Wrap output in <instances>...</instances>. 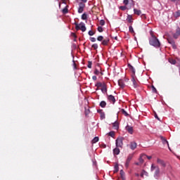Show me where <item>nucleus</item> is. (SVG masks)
Instances as JSON below:
<instances>
[{"label":"nucleus","mask_w":180,"mask_h":180,"mask_svg":"<svg viewBox=\"0 0 180 180\" xmlns=\"http://www.w3.org/2000/svg\"><path fill=\"white\" fill-rule=\"evenodd\" d=\"M113 154H114V155H119V154H120V149H119L117 147L115 148L113 150Z\"/></svg>","instance_id":"4be33fe9"},{"label":"nucleus","mask_w":180,"mask_h":180,"mask_svg":"<svg viewBox=\"0 0 180 180\" xmlns=\"http://www.w3.org/2000/svg\"><path fill=\"white\" fill-rule=\"evenodd\" d=\"M127 20L128 23H133V17L130 15H128V16L127 18Z\"/></svg>","instance_id":"b1692460"},{"label":"nucleus","mask_w":180,"mask_h":180,"mask_svg":"<svg viewBox=\"0 0 180 180\" xmlns=\"http://www.w3.org/2000/svg\"><path fill=\"white\" fill-rule=\"evenodd\" d=\"M118 85L119 86H120V88H124V86H126L124 84V82L123 81V79H119L118 80Z\"/></svg>","instance_id":"a211bd4d"},{"label":"nucleus","mask_w":180,"mask_h":180,"mask_svg":"<svg viewBox=\"0 0 180 180\" xmlns=\"http://www.w3.org/2000/svg\"><path fill=\"white\" fill-rule=\"evenodd\" d=\"M75 30H82V32L86 31V27H85V23L81 22L79 24H77L76 22H75Z\"/></svg>","instance_id":"7ed1b4c3"},{"label":"nucleus","mask_w":180,"mask_h":180,"mask_svg":"<svg viewBox=\"0 0 180 180\" xmlns=\"http://www.w3.org/2000/svg\"><path fill=\"white\" fill-rule=\"evenodd\" d=\"M141 19H147V17H146V15H144V14H142V15H141Z\"/></svg>","instance_id":"864d4df0"},{"label":"nucleus","mask_w":180,"mask_h":180,"mask_svg":"<svg viewBox=\"0 0 180 180\" xmlns=\"http://www.w3.org/2000/svg\"><path fill=\"white\" fill-rule=\"evenodd\" d=\"M88 68H92V62L89 61L87 65Z\"/></svg>","instance_id":"a18cd8bd"},{"label":"nucleus","mask_w":180,"mask_h":180,"mask_svg":"<svg viewBox=\"0 0 180 180\" xmlns=\"http://www.w3.org/2000/svg\"><path fill=\"white\" fill-rule=\"evenodd\" d=\"M131 160H133V154H129L125 162L126 168H129V165H130V161H131Z\"/></svg>","instance_id":"423d86ee"},{"label":"nucleus","mask_w":180,"mask_h":180,"mask_svg":"<svg viewBox=\"0 0 180 180\" xmlns=\"http://www.w3.org/2000/svg\"><path fill=\"white\" fill-rule=\"evenodd\" d=\"M90 112L91 110L89 109H85L84 113L86 116L89 115Z\"/></svg>","instance_id":"4c0bfd02"},{"label":"nucleus","mask_w":180,"mask_h":180,"mask_svg":"<svg viewBox=\"0 0 180 180\" xmlns=\"http://www.w3.org/2000/svg\"><path fill=\"white\" fill-rule=\"evenodd\" d=\"M169 63H170V64H172L173 65H175V64H176V60L172 58H169Z\"/></svg>","instance_id":"cd10ccee"},{"label":"nucleus","mask_w":180,"mask_h":180,"mask_svg":"<svg viewBox=\"0 0 180 180\" xmlns=\"http://www.w3.org/2000/svg\"><path fill=\"white\" fill-rule=\"evenodd\" d=\"M106 83L105 82H97L96 84H95V86H96V88H102L103 86V85H105Z\"/></svg>","instance_id":"aec40b11"},{"label":"nucleus","mask_w":180,"mask_h":180,"mask_svg":"<svg viewBox=\"0 0 180 180\" xmlns=\"http://www.w3.org/2000/svg\"><path fill=\"white\" fill-rule=\"evenodd\" d=\"M123 140H124V138L123 137L117 138L115 141L116 147L122 148V147H123Z\"/></svg>","instance_id":"20e7f679"},{"label":"nucleus","mask_w":180,"mask_h":180,"mask_svg":"<svg viewBox=\"0 0 180 180\" xmlns=\"http://www.w3.org/2000/svg\"><path fill=\"white\" fill-rule=\"evenodd\" d=\"M90 41L92 43H95V41H96V38H95V37H90Z\"/></svg>","instance_id":"de8ad7c7"},{"label":"nucleus","mask_w":180,"mask_h":180,"mask_svg":"<svg viewBox=\"0 0 180 180\" xmlns=\"http://www.w3.org/2000/svg\"><path fill=\"white\" fill-rule=\"evenodd\" d=\"M100 25L101 26H105V20H101Z\"/></svg>","instance_id":"49530a36"},{"label":"nucleus","mask_w":180,"mask_h":180,"mask_svg":"<svg viewBox=\"0 0 180 180\" xmlns=\"http://www.w3.org/2000/svg\"><path fill=\"white\" fill-rule=\"evenodd\" d=\"M92 79L93 81H96V79H98V77L96 75H94L92 77Z\"/></svg>","instance_id":"5fc2aeb1"},{"label":"nucleus","mask_w":180,"mask_h":180,"mask_svg":"<svg viewBox=\"0 0 180 180\" xmlns=\"http://www.w3.org/2000/svg\"><path fill=\"white\" fill-rule=\"evenodd\" d=\"M115 40H117V37H115Z\"/></svg>","instance_id":"e2e57ef3"},{"label":"nucleus","mask_w":180,"mask_h":180,"mask_svg":"<svg viewBox=\"0 0 180 180\" xmlns=\"http://www.w3.org/2000/svg\"><path fill=\"white\" fill-rule=\"evenodd\" d=\"M71 36H72V37H74L75 39H77V34H75V33L72 32Z\"/></svg>","instance_id":"603ef678"},{"label":"nucleus","mask_w":180,"mask_h":180,"mask_svg":"<svg viewBox=\"0 0 180 180\" xmlns=\"http://www.w3.org/2000/svg\"><path fill=\"white\" fill-rule=\"evenodd\" d=\"M123 4L127 6L130 4L131 6H134V1L133 0H123Z\"/></svg>","instance_id":"9b49d317"},{"label":"nucleus","mask_w":180,"mask_h":180,"mask_svg":"<svg viewBox=\"0 0 180 180\" xmlns=\"http://www.w3.org/2000/svg\"><path fill=\"white\" fill-rule=\"evenodd\" d=\"M150 171L151 172L155 171L154 178H155V179H158V178H160V167L158 166H155V165L152 164L150 167Z\"/></svg>","instance_id":"f03ea898"},{"label":"nucleus","mask_w":180,"mask_h":180,"mask_svg":"<svg viewBox=\"0 0 180 180\" xmlns=\"http://www.w3.org/2000/svg\"><path fill=\"white\" fill-rule=\"evenodd\" d=\"M98 41H103V36L100 35L97 37Z\"/></svg>","instance_id":"473e14b6"},{"label":"nucleus","mask_w":180,"mask_h":180,"mask_svg":"<svg viewBox=\"0 0 180 180\" xmlns=\"http://www.w3.org/2000/svg\"><path fill=\"white\" fill-rule=\"evenodd\" d=\"M101 75H103V72H101Z\"/></svg>","instance_id":"0e129e2a"},{"label":"nucleus","mask_w":180,"mask_h":180,"mask_svg":"<svg viewBox=\"0 0 180 180\" xmlns=\"http://www.w3.org/2000/svg\"><path fill=\"white\" fill-rule=\"evenodd\" d=\"M99 105L101 106V108H106V101H101Z\"/></svg>","instance_id":"c85d7f7f"},{"label":"nucleus","mask_w":180,"mask_h":180,"mask_svg":"<svg viewBox=\"0 0 180 180\" xmlns=\"http://www.w3.org/2000/svg\"><path fill=\"white\" fill-rule=\"evenodd\" d=\"M97 112H98V113H100V115H101V113L103 112H102V110H98Z\"/></svg>","instance_id":"13d9d810"},{"label":"nucleus","mask_w":180,"mask_h":180,"mask_svg":"<svg viewBox=\"0 0 180 180\" xmlns=\"http://www.w3.org/2000/svg\"><path fill=\"white\" fill-rule=\"evenodd\" d=\"M114 172H119V164H115V167H114Z\"/></svg>","instance_id":"bb28decb"},{"label":"nucleus","mask_w":180,"mask_h":180,"mask_svg":"<svg viewBox=\"0 0 180 180\" xmlns=\"http://www.w3.org/2000/svg\"><path fill=\"white\" fill-rule=\"evenodd\" d=\"M179 36L180 35L179 34H177L176 32L173 34L174 39H178L179 37Z\"/></svg>","instance_id":"ea45409f"},{"label":"nucleus","mask_w":180,"mask_h":180,"mask_svg":"<svg viewBox=\"0 0 180 180\" xmlns=\"http://www.w3.org/2000/svg\"><path fill=\"white\" fill-rule=\"evenodd\" d=\"M88 34L89 36H94V34H95V32L92 30H89Z\"/></svg>","instance_id":"37998d69"},{"label":"nucleus","mask_w":180,"mask_h":180,"mask_svg":"<svg viewBox=\"0 0 180 180\" xmlns=\"http://www.w3.org/2000/svg\"><path fill=\"white\" fill-rule=\"evenodd\" d=\"M94 74H95L96 75H99V70H98V69H95V70H94Z\"/></svg>","instance_id":"3c124183"},{"label":"nucleus","mask_w":180,"mask_h":180,"mask_svg":"<svg viewBox=\"0 0 180 180\" xmlns=\"http://www.w3.org/2000/svg\"><path fill=\"white\" fill-rule=\"evenodd\" d=\"M99 141V137L96 136L92 140V143L95 144L96 143H98Z\"/></svg>","instance_id":"a878e982"},{"label":"nucleus","mask_w":180,"mask_h":180,"mask_svg":"<svg viewBox=\"0 0 180 180\" xmlns=\"http://www.w3.org/2000/svg\"><path fill=\"white\" fill-rule=\"evenodd\" d=\"M105 118V112H101V119L103 120Z\"/></svg>","instance_id":"79ce46f5"},{"label":"nucleus","mask_w":180,"mask_h":180,"mask_svg":"<svg viewBox=\"0 0 180 180\" xmlns=\"http://www.w3.org/2000/svg\"><path fill=\"white\" fill-rule=\"evenodd\" d=\"M101 90L103 94H108V87L106 84H103V86L101 87Z\"/></svg>","instance_id":"6ab92c4d"},{"label":"nucleus","mask_w":180,"mask_h":180,"mask_svg":"<svg viewBox=\"0 0 180 180\" xmlns=\"http://www.w3.org/2000/svg\"><path fill=\"white\" fill-rule=\"evenodd\" d=\"M74 41H77V39H74Z\"/></svg>","instance_id":"69168bd1"},{"label":"nucleus","mask_w":180,"mask_h":180,"mask_svg":"<svg viewBox=\"0 0 180 180\" xmlns=\"http://www.w3.org/2000/svg\"><path fill=\"white\" fill-rule=\"evenodd\" d=\"M140 164H141L140 162H136L135 165H140Z\"/></svg>","instance_id":"680f3d73"},{"label":"nucleus","mask_w":180,"mask_h":180,"mask_svg":"<svg viewBox=\"0 0 180 180\" xmlns=\"http://www.w3.org/2000/svg\"><path fill=\"white\" fill-rule=\"evenodd\" d=\"M125 130H126L127 131H128V133H129V134H133V133H134V130L133 129V127L129 126V125H127V126L125 127Z\"/></svg>","instance_id":"f8f14e48"},{"label":"nucleus","mask_w":180,"mask_h":180,"mask_svg":"<svg viewBox=\"0 0 180 180\" xmlns=\"http://www.w3.org/2000/svg\"><path fill=\"white\" fill-rule=\"evenodd\" d=\"M174 18H179L180 17V10L176 11V13L174 14Z\"/></svg>","instance_id":"7c9ffc66"},{"label":"nucleus","mask_w":180,"mask_h":180,"mask_svg":"<svg viewBox=\"0 0 180 180\" xmlns=\"http://www.w3.org/2000/svg\"><path fill=\"white\" fill-rule=\"evenodd\" d=\"M121 112H122V115H125V116H129V113H127L125 110H124V109H122L121 110Z\"/></svg>","instance_id":"72a5a7b5"},{"label":"nucleus","mask_w":180,"mask_h":180,"mask_svg":"<svg viewBox=\"0 0 180 180\" xmlns=\"http://www.w3.org/2000/svg\"><path fill=\"white\" fill-rule=\"evenodd\" d=\"M176 33L177 34H179V35H180V27H178L176 28Z\"/></svg>","instance_id":"8fccbe9b"},{"label":"nucleus","mask_w":180,"mask_h":180,"mask_svg":"<svg viewBox=\"0 0 180 180\" xmlns=\"http://www.w3.org/2000/svg\"><path fill=\"white\" fill-rule=\"evenodd\" d=\"M157 162L158 164H159V165L163 167V168H165V167H167V164H165V162L160 158L157 159Z\"/></svg>","instance_id":"4468645a"},{"label":"nucleus","mask_w":180,"mask_h":180,"mask_svg":"<svg viewBox=\"0 0 180 180\" xmlns=\"http://www.w3.org/2000/svg\"><path fill=\"white\" fill-rule=\"evenodd\" d=\"M97 30H98V32H99L100 33H102V32H103V27L99 26V27H98Z\"/></svg>","instance_id":"c9c22d12"},{"label":"nucleus","mask_w":180,"mask_h":180,"mask_svg":"<svg viewBox=\"0 0 180 180\" xmlns=\"http://www.w3.org/2000/svg\"><path fill=\"white\" fill-rule=\"evenodd\" d=\"M146 158H147V155H144V154L141 155L139 159V164H143L144 160H146Z\"/></svg>","instance_id":"2eb2a0df"},{"label":"nucleus","mask_w":180,"mask_h":180,"mask_svg":"<svg viewBox=\"0 0 180 180\" xmlns=\"http://www.w3.org/2000/svg\"><path fill=\"white\" fill-rule=\"evenodd\" d=\"M62 12L63 13H68V8H67V7L64 8L63 10H62Z\"/></svg>","instance_id":"58836bf2"},{"label":"nucleus","mask_w":180,"mask_h":180,"mask_svg":"<svg viewBox=\"0 0 180 180\" xmlns=\"http://www.w3.org/2000/svg\"><path fill=\"white\" fill-rule=\"evenodd\" d=\"M82 20H86L88 19V15L86 13H84L82 15Z\"/></svg>","instance_id":"c756f323"},{"label":"nucleus","mask_w":180,"mask_h":180,"mask_svg":"<svg viewBox=\"0 0 180 180\" xmlns=\"http://www.w3.org/2000/svg\"><path fill=\"white\" fill-rule=\"evenodd\" d=\"M171 2H176V1H179L180 0H170Z\"/></svg>","instance_id":"bf43d9fd"},{"label":"nucleus","mask_w":180,"mask_h":180,"mask_svg":"<svg viewBox=\"0 0 180 180\" xmlns=\"http://www.w3.org/2000/svg\"><path fill=\"white\" fill-rule=\"evenodd\" d=\"M128 67L130 70V71H131L132 74L131 75V77H135L136 76V69H134V68L130 65V63L128 64Z\"/></svg>","instance_id":"ddd939ff"},{"label":"nucleus","mask_w":180,"mask_h":180,"mask_svg":"<svg viewBox=\"0 0 180 180\" xmlns=\"http://www.w3.org/2000/svg\"><path fill=\"white\" fill-rule=\"evenodd\" d=\"M134 15H137L138 16H140V15H141V11L139 10L137 8H134Z\"/></svg>","instance_id":"5701e85b"},{"label":"nucleus","mask_w":180,"mask_h":180,"mask_svg":"<svg viewBox=\"0 0 180 180\" xmlns=\"http://www.w3.org/2000/svg\"><path fill=\"white\" fill-rule=\"evenodd\" d=\"M137 77L136 76H131V82L133 84L134 88H139V83L136 81Z\"/></svg>","instance_id":"1a4fd4ad"},{"label":"nucleus","mask_w":180,"mask_h":180,"mask_svg":"<svg viewBox=\"0 0 180 180\" xmlns=\"http://www.w3.org/2000/svg\"><path fill=\"white\" fill-rule=\"evenodd\" d=\"M83 2H84V4H86V2H88V0H82Z\"/></svg>","instance_id":"052dcab7"},{"label":"nucleus","mask_w":180,"mask_h":180,"mask_svg":"<svg viewBox=\"0 0 180 180\" xmlns=\"http://www.w3.org/2000/svg\"><path fill=\"white\" fill-rule=\"evenodd\" d=\"M155 119H158V120H160V117H158V115H157L156 112H155Z\"/></svg>","instance_id":"6e6d98bb"},{"label":"nucleus","mask_w":180,"mask_h":180,"mask_svg":"<svg viewBox=\"0 0 180 180\" xmlns=\"http://www.w3.org/2000/svg\"><path fill=\"white\" fill-rule=\"evenodd\" d=\"M108 135L110 136V137H115V131H110L109 133H108Z\"/></svg>","instance_id":"f704fd0d"},{"label":"nucleus","mask_w":180,"mask_h":180,"mask_svg":"<svg viewBox=\"0 0 180 180\" xmlns=\"http://www.w3.org/2000/svg\"><path fill=\"white\" fill-rule=\"evenodd\" d=\"M121 178L122 180H126V176H124V171H123V169H121L120 172Z\"/></svg>","instance_id":"393cba45"},{"label":"nucleus","mask_w":180,"mask_h":180,"mask_svg":"<svg viewBox=\"0 0 180 180\" xmlns=\"http://www.w3.org/2000/svg\"><path fill=\"white\" fill-rule=\"evenodd\" d=\"M85 8V4L79 3L78 8V13H82L84 12V9Z\"/></svg>","instance_id":"9d476101"},{"label":"nucleus","mask_w":180,"mask_h":180,"mask_svg":"<svg viewBox=\"0 0 180 180\" xmlns=\"http://www.w3.org/2000/svg\"><path fill=\"white\" fill-rule=\"evenodd\" d=\"M91 47L94 49V50H98V44H94Z\"/></svg>","instance_id":"a19ab883"},{"label":"nucleus","mask_w":180,"mask_h":180,"mask_svg":"<svg viewBox=\"0 0 180 180\" xmlns=\"http://www.w3.org/2000/svg\"><path fill=\"white\" fill-rule=\"evenodd\" d=\"M109 41H110V39H109V38H105V39H103L101 44L103 46H108V44H109Z\"/></svg>","instance_id":"f3484780"},{"label":"nucleus","mask_w":180,"mask_h":180,"mask_svg":"<svg viewBox=\"0 0 180 180\" xmlns=\"http://www.w3.org/2000/svg\"><path fill=\"white\" fill-rule=\"evenodd\" d=\"M72 67H73V70H77V63H75V60H72Z\"/></svg>","instance_id":"e433bc0d"},{"label":"nucleus","mask_w":180,"mask_h":180,"mask_svg":"<svg viewBox=\"0 0 180 180\" xmlns=\"http://www.w3.org/2000/svg\"><path fill=\"white\" fill-rule=\"evenodd\" d=\"M167 41L169 44H171L172 49L176 50V44H175V41L172 38H167Z\"/></svg>","instance_id":"0eeeda50"},{"label":"nucleus","mask_w":180,"mask_h":180,"mask_svg":"<svg viewBox=\"0 0 180 180\" xmlns=\"http://www.w3.org/2000/svg\"><path fill=\"white\" fill-rule=\"evenodd\" d=\"M160 139L162 143L163 146H165V144H167L169 150L171 151V148L169 147V143H168V141L167 140V139H165L164 136H160Z\"/></svg>","instance_id":"39448f33"},{"label":"nucleus","mask_w":180,"mask_h":180,"mask_svg":"<svg viewBox=\"0 0 180 180\" xmlns=\"http://www.w3.org/2000/svg\"><path fill=\"white\" fill-rule=\"evenodd\" d=\"M146 158H148V160H151V158H153V157L146 155Z\"/></svg>","instance_id":"4d7b16f0"},{"label":"nucleus","mask_w":180,"mask_h":180,"mask_svg":"<svg viewBox=\"0 0 180 180\" xmlns=\"http://www.w3.org/2000/svg\"><path fill=\"white\" fill-rule=\"evenodd\" d=\"M129 30L131 33H134V30L133 29L132 26H129Z\"/></svg>","instance_id":"c03bdc74"},{"label":"nucleus","mask_w":180,"mask_h":180,"mask_svg":"<svg viewBox=\"0 0 180 180\" xmlns=\"http://www.w3.org/2000/svg\"><path fill=\"white\" fill-rule=\"evenodd\" d=\"M120 9L122 11H126V9H127V7H126V6H120Z\"/></svg>","instance_id":"09e8293b"},{"label":"nucleus","mask_w":180,"mask_h":180,"mask_svg":"<svg viewBox=\"0 0 180 180\" xmlns=\"http://www.w3.org/2000/svg\"><path fill=\"white\" fill-rule=\"evenodd\" d=\"M112 127L115 130H119V122L117 121H115L112 123Z\"/></svg>","instance_id":"412c9836"},{"label":"nucleus","mask_w":180,"mask_h":180,"mask_svg":"<svg viewBox=\"0 0 180 180\" xmlns=\"http://www.w3.org/2000/svg\"><path fill=\"white\" fill-rule=\"evenodd\" d=\"M136 176H139V174H136Z\"/></svg>","instance_id":"338daca9"},{"label":"nucleus","mask_w":180,"mask_h":180,"mask_svg":"<svg viewBox=\"0 0 180 180\" xmlns=\"http://www.w3.org/2000/svg\"><path fill=\"white\" fill-rule=\"evenodd\" d=\"M107 99L109 102L115 105L116 103V98L113 96V95H108Z\"/></svg>","instance_id":"6e6552de"},{"label":"nucleus","mask_w":180,"mask_h":180,"mask_svg":"<svg viewBox=\"0 0 180 180\" xmlns=\"http://www.w3.org/2000/svg\"><path fill=\"white\" fill-rule=\"evenodd\" d=\"M150 37H149V44L150 46H153V47H155V49H160L161 47V42H160V40L155 35H154V33L153 32H150Z\"/></svg>","instance_id":"f257e3e1"},{"label":"nucleus","mask_w":180,"mask_h":180,"mask_svg":"<svg viewBox=\"0 0 180 180\" xmlns=\"http://www.w3.org/2000/svg\"><path fill=\"white\" fill-rule=\"evenodd\" d=\"M129 147L131 150H136V148H137V143H136L135 141L131 142Z\"/></svg>","instance_id":"dca6fc26"},{"label":"nucleus","mask_w":180,"mask_h":180,"mask_svg":"<svg viewBox=\"0 0 180 180\" xmlns=\"http://www.w3.org/2000/svg\"><path fill=\"white\" fill-rule=\"evenodd\" d=\"M151 88H152V92H153V94H158V91H157V89L155 88V86L152 85Z\"/></svg>","instance_id":"2f4dec72"}]
</instances>
